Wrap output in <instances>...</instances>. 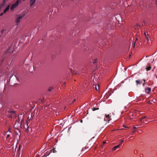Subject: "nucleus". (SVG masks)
<instances>
[{
	"label": "nucleus",
	"instance_id": "f257e3e1",
	"mask_svg": "<svg viewBox=\"0 0 157 157\" xmlns=\"http://www.w3.org/2000/svg\"><path fill=\"white\" fill-rule=\"evenodd\" d=\"M92 146V145H91L90 143L87 144V145L82 149V150L85 152L88 151Z\"/></svg>",
	"mask_w": 157,
	"mask_h": 157
},
{
	"label": "nucleus",
	"instance_id": "f03ea898",
	"mask_svg": "<svg viewBox=\"0 0 157 157\" xmlns=\"http://www.w3.org/2000/svg\"><path fill=\"white\" fill-rule=\"evenodd\" d=\"M19 3V1L18 0H17V2L14 3L11 6L10 9L12 10H13L15 8L17 7Z\"/></svg>",
	"mask_w": 157,
	"mask_h": 157
},
{
	"label": "nucleus",
	"instance_id": "7ed1b4c3",
	"mask_svg": "<svg viewBox=\"0 0 157 157\" xmlns=\"http://www.w3.org/2000/svg\"><path fill=\"white\" fill-rule=\"evenodd\" d=\"M25 16V14H24L22 15H19L18 17L16 19V22L17 23H18L20 22L21 19L24 17Z\"/></svg>",
	"mask_w": 157,
	"mask_h": 157
},
{
	"label": "nucleus",
	"instance_id": "20e7f679",
	"mask_svg": "<svg viewBox=\"0 0 157 157\" xmlns=\"http://www.w3.org/2000/svg\"><path fill=\"white\" fill-rule=\"evenodd\" d=\"M11 135H12V133H11L9 128L8 131L6 132L5 135L6 136V138H7L10 137Z\"/></svg>",
	"mask_w": 157,
	"mask_h": 157
},
{
	"label": "nucleus",
	"instance_id": "39448f33",
	"mask_svg": "<svg viewBox=\"0 0 157 157\" xmlns=\"http://www.w3.org/2000/svg\"><path fill=\"white\" fill-rule=\"evenodd\" d=\"M110 116L109 114H108L104 118V121H108V123H109V121L110 120H111V119L110 118Z\"/></svg>",
	"mask_w": 157,
	"mask_h": 157
},
{
	"label": "nucleus",
	"instance_id": "423d86ee",
	"mask_svg": "<svg viewBox=\"0 0 157 157\" xmlns=\"http://www.w3.org/2000/svg\"><path fill=\"white\" fill-rule=\"evenodd\" d=\"M32 114L29 113L28 115V117L26 122H28L29 123L30 121L32 120Z\"/></svg>",
	"mask_w": 157,
	"mask_h": 157
},
{
	"label": "nucleus",
	"instance_id": "0eeeda50",
	"mask_svg": "<svg viewBox=\"0 0 157 157\" xmlns=\"http://www.w3.org/2000/svg\"><path fill=\"white\" fill-rule=\"evenodd\" d=\"M29 123V122H27L26 121V122L25 123V124L23 125V127L24 128H25L26 130H27L29 128L28 126V124Z\"/></svg>",
	"mask_w": 157,
	"mask_h": 157
},
{
	"label": "nucleus",
	"instance_id": "6e6552de",
	"mask_svg": "<svg viewBox=\"0 0 157 157\" xmlns=\"http://www.w3.org/2000/svg\"><path fill=\"white\" fill-rule=\"evenodd\" d=\"M93 87L95 88V89L97 91H99V84H97L96 85L94 84Z\"/></svg>",
	"mask_w": 157,
	"mask_h": 157
},
{
	"label": "nucleus",
	"instance_id": "1a4fd4ad",
	"mask_svg": "<svg viewBox=\"0 0 157 157\" xmlns=\"http://www.w3.org/2000/svg\"><path fill=\"white\" fill-rule=\"evenodd\" d=\"M5 2H3L1 3L0 4V11L2 9L4 6L5 5Z\"/></svg>",
	"mask_w": 157,
	"mask_h": 157
},
{
	"label": "nucleus",
	"instance_id": "9d476101",
	"mask_svg": "<svg viewBox=\"0 0 157 157\" xmlns=\"http://www.w3.org/2000/svg\"><path fill=\"white\" fill-rule=\"evenodd\" d=\"M121 145V144H119L118 145L114 146L113 148V151H115L117 149L119 148Z\"/></svg>",
	"mask_w": 157,
	"mask_h": 157
},
{
	"label": "nucleus",
	"instance_id": "9b49d317",
	"mask_svg": "<svg viewBox=\"0 0 157 157\" xmlns=\"http://www.w3.org/2000/svg\"><path fill=\"white\" fill-rule=\"evenodd\" d=\"M145 91L147 93H149L151 91V89L150 88L147 87L145 89Z\"/></svg>",
	"mask_w": 157,
	"mask_h": 157
},
{
	"label": "nucleus",
	"instance_id": "f8f14e48",
	"mask_svg": "<svg viewBox=\"0 0 157 157\" xmlns=\"http://www.w3.org/2000/svg\"><path fill=\"white\" fill-rule=\"evenodd\" d=\"M10 5H8L7 6V7L4 10V13H6V12L9 10V8H10Z\"/></svg>",
	"mask_w": 157,
	"mask_h": 157
},
{
	"label": "nucleus",
	"instance_id": "ddd939ff",
	"mask_svg": "<svg viewBox=\"0 0 157 157\" xmlns=\"http://www.w3.org/2000/svg\"><path fill=\"white\" fill-rule=\"evenodd\" d=\"M36 0H30L31 6L33 5L35 2Z\"/></svg>",
	"mask_w": 157,
	"mask_h": 157
},
{
	"label": "nucleus",
	"instance_id": "4468645a",
	"mask_svg": "<svg viewBox=\"0 0 157 157\" xmlns=\"http://www.w3.org/2000/svg\"><path fill=\"white\" fill-rule=\"evenodd\" d=\"M151 66H149L148 67H147L146 69L147 71H148L151 70Z\"/></svg>",
	"mask_w": 157,
	"mask_h": 157
},
{
	"label": "nucleus",
	"instance_id": "2eb2a0df",
	"mask_svg": "<svg viewBox=\"0 0 157 157\" xmlns=\"http://www.w3.org/2000/svg\"><path fill=\"white\" fill-rule=\"evenodd\" d=\"M136 82L137 85H138L139 84H141L140 82V80H136Z\"/></svg>",
	"mask_w": 157,
	"mask_h": 157
},
{
	"label": "nucleus",
	"instance_id": "dca6fc26",
	"mask_svg": "<svg viewBox=\"0 0 157 157\" xmlns=\"http://www.w3.org/2000/svg\"><path fill=\"white\" fill-rule=\"evenodd\" d=\"M146 38L147 40V42H150V37L148 36H146Z\"/></svg>",
	"mask_w": 157,
	"mask_h": 157
},
{
	"label": "nucleus",
	"instance_id": "f3484780",
	"mask_svg": "<svg viewBox=\"0 0 157 157\" xmlns=\"http://www.w3.org/2000/svg\"><path fill=\"white\" fill-rule=\"evenodd\" d=\"M13 51V50H12V49H10L7 51L6 52V53H8L9 52H12Z\"/></svg>",
	"mask_w": 157,
	"mask_h": 157
},
{
	"label": "nucleus",
	"instance_id": "a211bd4d",
	"mask_svg": "<svg viewBox=\"0 0 157 157\" xmlns=\"http://www.w3.org/2000/svg\"><path fill=\"white\" fill-rule=\"evenodd\" d=\"M40 102H44V98H41L40 99Z\"/></svg>",
	"mask_w": 157,
	"mask_h": 157
},
{
	"label": "nucleus",
	"instance_id": "6ab92c4d",
	"mask_svg": "<svg viewBox=\"0 0 157 157\" xmlns=\"http://www.w3.org/2000/svg\"><path fill=\"white\" fill-rule=\"evenodd\" d=\"M52 152H53V153H55L56 152V151L55 150V148H53L52 150H51Z\"/></svg>",
	"mask_w": 157,
	"mask_h": 157
},
{
	"label": "nucleus",
	"instance_id": "aec40b11",
	"mask_svg": "<svg viewBox=\"0 0 157 157\" xmlns=\"http://www.w3.org/2000/svg\"><path fill=\"white\" fill-rule=\"evenodd\" d=\"M53 87H50L48 88V91H50L53 89Z\"/></svg>",
	"mask_w": 157,
	"mask_h": 157
},
{
	"label": "nucleus",
	"instance_id": "412c9836",
	"mask_svg": "<svg viewBox=\"0 0 157 157\" xmlns=\"http://www.w3.org/2000/svg\"><path fill=\"white\" fill-rule=\"evenodd\" d=\"M120 141H121V143L120 144H121V143H122L124 142V139H122V140H120Z\"/></svg>",
	"mask_w": 157,
	"mask_h": 157
},
{
	"label": "nucleus",
	"instance_id": "4be33fe9",
	"mask_svg": "<svg viewBox=\"0 0 157 157\" xmlns=\"http://www.w3.org/2000/svg\"><path fill=\"white\" fill-rule=\"evenodd\" d=\"M98 109H99L98 108H96V109L94 108L93 109V111H94V110H96Z\"/></svg>",
	"mask_w": 157,
	"mask_h": 157
},
{
	"label": "nucleus",
	"instance_id": "5701e85b",
	"mask_svg": "<svg viewBox=\"0 0 157 157\" xmlns=\"http://www.w3.org/2000/svg\"><path fill=\"white\" fill-rule=\"evenodd\" d=\"M144 35H145V36H148V33H147V34H146L145 32H144Z\"/></svg>",
	"mask_w": 157,
	"mask_h": 157
},
{
	"label": "nucleus",
	"instance_id": "b1692460",
	"mask_svg": "<svg viewBox=\"0 0 157 157\" xmlns=\"http://www.w3.org/2000/svg\"><path fill=\"white\" fill-rule=\"evenodd\" d=\"M2 13L0 14V16H2L3 14V13Z\"/></svg>",
	"mask_w": 157,
	"mask_h": 157
},
{
	"label": "nucleus",
	"instance_id": "393cba45",
	"mask_svg": "<svg viewBox=\"0 0 157 157\" xmlns=\"http://www.w3.org/2000/svg\"><path fill=\"white\" fill-rule=\"evenodd\" d=\"M4 31H5L4 30H2V33H3V32H4Z\"/></svg>",
	"mask_w": 157,
	"mask_h": 157
},
{
	"label": "nucleus",
	"instance_id": "a878e982",
	"mask_svg": "<svg viewBox=\"0 0 157 157\" xmlns=\"http://www.w3.org/2000/svg\"><path fill=\"white\" fill-rule=\"evenodd\" d=\"M148 121H145V123H146V124H147V123H148Z\"/></svg>",
	"mask_w": 157,
	"mask_h": 157
},
{
	"label": "nucleus",
	"instance_id": "bb28decb",
	"mask_svg": "<svg viewBox=\"0 0 157 157\" xmlns=\"http://www.w3.org/2000/svg\"><path fill=\"white\" fill-rule=\"evenodd\" d=\"M20 147V146H19V147H18V148L17 150H19Z\"/></svg>",
	"mask_w": 157,
	"mask_h": 157
},
{
	"label": "nucleus",
	"instance_id": "cd10ccee",
	"mask_svg": "<svg viewBox=\"0 0 157 157\" xmlns=\"http://www.w3.org/2000/svg\"><path fill=\"white\" fill-rule=\"evenodd\" d=\"M142 119V118L141 119V120H140V121L141 122H143V121H142V119Z\"/></svg>",
	"mask_w": 157,
	"mask_h": 157
},
{
	"label": "nucleus",
	"instance_id": "c85d7f7f",
	"mask_svg": "<svg viewBox=\"0 0 157 157\" xmlns=\"http://www.w3.org/2000/svg\"><path fill=\"white\" fill-rule=\"evenodd\" d=\"M53 109H53V110L55 111V108L54 107H53Z\"/></svg>",
	"mask_w": 157,
	"mask_h": 157
},
{
	"label": "nucleus",
	"instance_id": "c756f323",
	"mask_svg": "<svg viewBox=\"0 0 157 157\" xmlns=\"http://www.w3.org/2000/svg\"><path fill=\"white\" fill-rule=\"evenodd\" d=\"M21 124H22V122H21V123L20 124H20V126L21 127Z\"/></svg>",
	"mask_w": 157,
	"mask_h": 157
},
{
	"label": "nucleus",
	"instance_id": "7c9ffc66",
	"mask_svg": "<svg viewBox=\"0 0 157 157\" xmlns=\"http://www.w3.org/2000/svg\"><path fill=\"white\" fill-rule=\"evenodd\" d=\"M136 132V131L135 130H133L132 132V133H134V132Z\"/></svg>",
	"mask_w": 157,
	"mask_h": 157
},
{
	"label": "nucleus",
	"instance_id": "2f4dec72",
	"mask_svg": "<svg viewBox=\"0 0 157 157\" xmlns=\"http://www.w3.org/2000/svg\"><path fill=\"white\" fill-rule=\"evenodd\" d=\"M146 117V116H145L143 118H142V119H144V118H145Z\"/></svg>",
	"mask_w": 157,
	"mask_h": 157
},
{
	"label": "nucleus",
	"instance_id": "473e14b6",
	"mask_svg": "<svg viewBox=\"0 0 157 157\" xmlns=\"http://www.w3.org/2000/svg\"><path fill=\"white\" fill-rule=\"evenodd\" d=\"M16 134L17 135H18L19 136V134L18 133H17Z\"/></svg>",
	"mask_w": 157,
	"mask_h": 157
},
{
	"label": "nucleus",
	"instance_id": "72a5a7b5",
	"mask_svg": "<svg viewBox=\"0 0 157 157\" xmlns=\"http://www.w3.org/2000/svg\"><path fill=\"white\" fill-rule=\"evenodd\" d=\"M106 142H103V144H104Z\"/></svg>",
	"mask_w": 157,
	"mask_h": 157
},
{
	"label": "nucleus",
	"instance_id": "f704fd0d",
	"mask_svg": "<svg viewBox=\"0 0 157 157\" xmlns=\"http://www.w3.org/2000/svg\"><path fill=\"white\" fill-rule=\"evenodd\" d=\"M5 2V3H6V0H3V2Z\"/></svg>",
	"mask_w": 157,
	"mask_h": 157
},
{
	"label": "nucleus",
	"instance_id": "c9c22d12",
	"mask_svg": "<svg viewBox=\"0 0 157 157\" xmlns=\"http://www.w3.org/2000/svg\"><path fill=\"white\" fill-rule=\"evenodd\" d=\"M136 127H134V129H136Z\"/></svg>",
	"mask_w": 157,
	"mask_h": 157
},
{
	"label": "nucleus",
	"instance_id": "e433bc0d",
	"mask_svg": "<svg viewBox=\"0 0 157 157\" xmlns=\"http://www.w3.org/2000/svg\"><path fill=\"white\" fill-rule=\"evenodd\" d=\"M156 4H157V0H156Z\"/></svg>",
	"mask_w": 157,
	"mask_h": 157
},
{
	"label": "nucleus",
	"instance_id": "4c0bfd02",
	"mask_svg": "<svg viewBox=\"0 0 157 157\" xmlns=\"http://www.w3.org/2000/svg\"><path fill=\"white\" fill-rule=\"evenodd\" d=\"M81 122H82V120L81 121Z\"/></svg>",
	"mask_w": 157,
	"mask_h": 157
},
{
	"label": "nucleus",
	"instance_id": "58836bf2",
	"mask_svg": "<svg viewBox=\"0 0 157 157\" xmlns=\"http://www.w3.org/2000/svg\"><path fill=\"white\" fill-rule=\"evenodd\" d=\"M130 56H131V55H130L129 56V58L130 57Z\"/></svg>",
	"mask_w": 157,
	"mask_h": 157
},
{
	"label": "nucleus",
	"instance_id": "ea45409f",
	"mask_svg": "<svg viewBox=\"0 0 157 157\" xmlns=\"http://www.w3.org/2000/svg\"><path fill=\"white\" fill-rule=\"evenodd\" d=\"M137 40V38L136 39V40Z\"/></svg>",
	"mask_w": 157,
	"mask_h": 157
},
{
	"label": "nucleus",
	"instance_id": "a19ab883",
	"mask_svg": "<svg viewBox=\"0 0 157 157\" xmlns=\"http://www.w3.org/2000/svg\"><path fill=\"white\" fill-rule=\"evenodd\" d=\"M16 123L15 124V126L16 125Z\"/></svg>",
	"mask_w": 157,
	"mask_h": 157
}]
</instances>
